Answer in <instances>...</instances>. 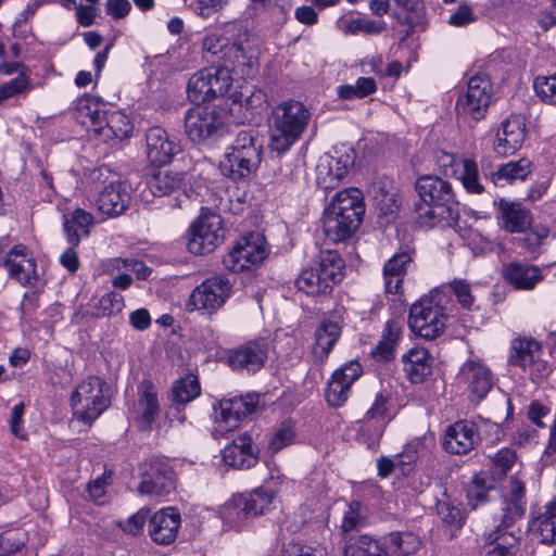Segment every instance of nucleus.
Listing matches in <instances>:
<instances>
[{"label":"nucleus","instance_id":"obj_11","mask_svg":"<svg viewBox=\"0 0 556 556\" xmlns=\"http://www.w3.org/2000/svg\"><path fill=\"white\" fill-rule=\"evenodd\" d=\"M540 344L531 339H517L513 342L510 363L529 374L533 381L539 382L548 376L551 369L546 361L541 358Z\"/></svg>","mask_w":556,"mask_h":556},{"label":"nucleus","instance_id":"obj_10","mask_svg":"<svg viewBox=\"0 0 556 556\" xmlns=\"http://www.w3.org/2000/svg\"><path fill=\"white\" fill-rule=\"evenodd\" d=\"M492 99V84L484 75L469 79L466 92L457 101V110L475 121L484 118Z\"/></svg>","mask_w":556,"mask_h":556},{"label":"nucleus","instance_id":"obj_18","mask_svg":"<svg viewBox=\"0 0 556 556\" xmlns=\"http://www.w3.org/2000/svg\"><path fill=\"white\" fill-rule=\"evenodd\" d=\"M147 155L151 163L165 165L179 152L180 147L163 128L151 127L146 134Z\"/></svg>","mask_w":556,"mask_h":556},{"label":"nucleus","instance_id":"obj_29","mask_svg":"<svg viewBox=\"0 0 556 556\" xmlns=\"http://www.w3.org/2000/svg\"><path fill=\"white\" fill-rule=\"evenodd\" d=\"M93 225V215L80 207L63 215V229L67 242L73 247H77L83 238L90 235Z\"/></svg>","mask_w":556,"mask_h":556},{"label":"nucleus","instance_id":"obj_56","mask_svg":"<svg viewBox=\"0 0 556 556\" xmlns=\"http://www.w3.org/2000/svg\"><path fill=\"white\" fill-rule=\"evenodd\" d=\"M123 307V296L116 292H109L100 298L96 312L92 313V316L97 318L109 317L122 312Z\"/></svg>","mask_w":556,"mask_h":556},{"label":"nucleus","instance_id":"obj_16","mask_svg":"<svg viewBox=\"0 0 556 556\" xmlns=\"http://www.w3.org/2000/svg\"><path fill=\"white\" fill-rule=\"evenodd\" d=\"M525 137V119L519 115H511L497 129L493 149L501 156L510 155L521 148Z\"/></svg>","mask_w":556,"mask_h":556},{"label":"nucleus","instance_id":"obj_44","mask_svg":"<svg viewBox=\"0 0 556 556\" xmlns=\"http://www.w3.org/2000/svg\"><path fill=\"white\" fill-rule=\"evenodd\" d=\"M220 517L225 526L229 529H239L249 518L250 515L243 494L235 495L230 501L225 503L220 508Z\"/></svg>","mask_w":556,"mask_h":556},{"label":"nucleus","instance_id":"obj_57","mask_svg":"<svg viewBox=\"0 0 556 556\" xmlns=\"http://www.w3.org/2000/svg\"><path fill=\"white\" fill-rule=\"evenodd\" d=\"M535 93L542 101L556 104V73L548 76H539L533 84Z\"/></svg>","mask_w":556,"mask_h":556},{"label":"nucleus","instance_id":"obj_45","mask_svg":"<svg viewBox=\"0 0 556 556\" xmlns=\"http://www.w3.org/2000/svg\"><path fill=\"white\" fill-rule=\"evenodd\" d=\"M403 323L397 319L388 320L382 339L374 350V355L384 361H389L394 356L395 346L401 338Z\"/></svg>","mask_w":556,"mask_h":556},{"label":"nucleus","instance_id":"obj_39","mask_svg":"<svg viewBox=\"0 0 556 556\" xmlns=\"http://www.w3.org/2000/svg\"><path fill=\"white\" fill-rule=\"evenodd\" d=\"M517 520L518 519H513L510 525H505L503 522V514H495L494 521L497 522V525L485 534V542L497 544L498 546H507L508 549L517 553L521 536V531L515 528Z\"/></svg>","mask_w":556,"mask_h":556},{"label":"nucleus","instance_id":"obj_12","mask_svg":"<svg viewBox=\"0 0 556 556\" xmlns=\"http://www.w3.org/2000/svg\"><path fill=\"white\" fill-rule=\"evenodd\" d=\"M223 126V119L214 108L197 105L187 111L185 115V131L193 142H202Z\"/></svg>","mask_w":556,"mask_h":556},{"label":"nucleus","instance_id":"obj_33","mask_svg":"<svg viewBox=\"0 0 556 556\" xmlns=\"http://www.w3.org/2000/svg\"><path fill=\"white\" fill-rule=\"evenodd\" d=\"M404 371L413 383H420L431 374L432 358L425 348H412L402 357Z\"/></svg>","mask_w":556,"mask_h":556},{"label":"nucleus","instance_id":"obj_34","mask_svg":"<svg viewBox=\"0 0 556 556\" xmlns=\"http://www.w3.org/2000/svg\"><path fill=\"white\" fill-rule=\"evenodd\" d=\"M391 417L388 414L387 397L381 393L376 395L372 405L358 421L363 432H371L374 437H381Z\"/></svg>","mask_w":556,"mask_h":556},{"label":"nucleus","instance_id":"obj_60","mask_svg":"<svg viewBox=\"0 0 556 556\" xmlns=\"http://www.w3.org/2000/svg\"><path fill=\"white\" fill-rule=\"evenodd\" d=\"M438 514L441 519L450 525L455 526L457 528L462 527L464 523V514L460 507L453 505L446 501H440L437 506Z\"/></svg>","mask_w":556,"mask_h":556},{"label":"nucleus","instance_id":"obj_2","mask_svg":"<svg viewBox=\"0 0 556 556\" xmlns=\"http://www.w3.org/2000/svg\"><path fill=\"white\" fill-rule=\"evenodd\" d=\"M451 303L443 288H435L409 307V329L420 338L434 340L445 331Z\"/></svg>","mask_w":556,"mask_h":556},{"label":"nucleus","instance_id":"obj_1","mask_svg":"<svg viewBox=\"0 0 556 556\" xmlns=\"http://www.w3.org/2000/svg\"><path fill=\"white\" fill-rule=\"evenodd\" d=\"M364 213L365 203L359 189L351 188L338 192L324 213L325 236L333 243L345 241L358 229Z\"/></svg>","mask_w":556,"mask_h":556},{"label":"nucleus","instance_id":"obj_5","mask_svg":"<svg viewBox=\"0 0 556 556\" xmlns=\"http://www.w3.org/2000/svg\"><path fill=\"white\" fill-rule=\"evenodd\" d=\"M343 267V261L336 251L321 252L317 265L303 269L295 286L308 295L326 294L341 281Z\"/></svg>","mask_w":556,"mask_h":556},{"label":"nucleus","instance_id":"obj_17","mask_svg":"<svg viewBox=\"0 0 556 556\" xmlns=\"http://www.w3.org/2000/svg\"><path fill=\"white\" fill-rule=\"evenodd\" d=\"M138 389V400L134 404L131 416L140 430H148L160 414L157 394L149 380H143Z\"/></svg>","mask_w":556,"mask_h":556},{"label":"nucleus","instance_id":"obj_23","mask_svg":"<svg viewBox=\"0 0 556 556\" xmlns=\"http://www.w3.org/2000/svg\"><path fill=\"white\" fill-rule=\"evenodd\" d=\"M223 460L233 469H249L258 460L257 451L248 433L237 437L223 450Z\"/></svg>","mask_w":556,"mask_h":556},{"label":"nucleus","instance_id":"obj_6","mask_svg":"<svg viewBox=\"0 0 556 556\" xmlns=\"http://www.w3.org/2000/svg\"><path fill=\"white\" fill-rule=\"evenodd\" d=\"M224 236L222 216L202 207L199 217L189 228L188 250L195 255L210 253L223 242Z\"/></svg>","mask_w":556,"mask_h":556},{"label":"nucleus","instance_id":"obj_54","mask_svg":"<svg viewBox=\"0 0 556 556\" xmlns=\"http://www.w3.org/2000/svg\"><path fill=\"white\" fill-rule=\"evenodd\" d=\"M462 172L459 174V179L469 193L480 194L483 191V186L480 182L478 166L472 160H460Z\"/></svg>","mask_w":556,"mask_h":556},{"label":"nucleus","instance_id":"obj_25","mask_svg":"<svg viewBox=\"0 0 556 556\" xmlns=\"http://www.w3.org/2000/svg\"><path fill=\"white\" fill-rule=\"evenodd\" d=\"M498 225L510 233L526 231L532 224V214L520 203L501 199L497 202Z\"/></svg>","mask_w":556,"mask_h":556},{"label":"nucleus","instance_id":"obj_32","mask_svg":"<svg viewBox=\"0 0 556 556\" xmlns=\"http://www.w3.org/2000/svg\"><path fill=\"white\" fill-rule=\"evenodd\" d=\"M341 336L338 323L326 319L315 330V344L312 354L316 362L323 363L328 357Z\"/></svg>","mask_w":556,"mask_h":556},{"label":"nucleus","instance_id":"obj_58","mask_svg":"<svg viewBox=\"0 0 556 556\" xmlns=\"http://www.w3.org/2000/svg\"><path fill=\"white\" fill-rule=\"evenodd\" d=\"M549 236V229L543 225H536L531 231L526 233L525 237L519 238L518 242L521 248L526 249L529 253H536L543 241Z\"/></svg>","mask_w":556,"mask_h":556},{"label":"nucleus","instance_id":"obj_63","mask_svg":"<svg viewBox=\"0 0 556 556\" xmlns=\"http://www.w3.org/2000/svg\"><path fill=\"white\" fill-rule=\"evenodd\" d=\"M386 27L383 22L369 20V18H356L351 21L349 24V31L355 34L362 31L368 35L379 34Z\"/></svg>","mask_w":556,"mask_h":556},{"label":"nucleus","instance_id":"obj_51","mask_svg":"<svg viewBox=\"0 0 556 556\" xmlns=\"http://www.w3.org/2000/svg\"><path fill=\"white\" fill-rule=\"evenodd\" d=\"M344 556H383L381 540L368 535L350 540L344 546Z\"/></svg>","mask_w":556,"mask_h":556},{"label":"nucleus","instance_id":"obj_15","mask_svg":"<svg viewBox=\"0 0 556 556\" xmlns=\"http://www.w3.org/2000/svg\"><path fill=\"white\" fill-rule=\"evenodd\" d=\"M479 440L475 424L468 420H459L446 428L443 447L451 454H467L475 448Z\"/></svg>","mask_w":556,"mask_h":556},{"label":"nucleus","instance_id":"obj_46","mask_svg":"<svg viewBox=\"0 0 556 556\" xmlns=\"http://www.w3.org/2000/svg\"><path fill=\"white\" fill-rule=\"evenodd\" d=\"M531 173V162L527 159H520L517 162H508L501 165L491 175L492 181L497 186L510 184L516 179L523 180Z\"/></svg>","mask_w":556,"mask_h":556},{"label":"nucleus","instance_id":"obj_21","mask_svg":"<svg viewBox=\"0 0 556 556\" xmlns=\"http://www.w3.org/2000/svg\"><path fill=\"white\" fill-rule=\"evenodd\" d=\"M416 191L425 203L457 207L455 195L450 182L437 176H421L416 180Z\"/></svg>","mask_w":556,"mask_h":556},{"label":"nucleus","instance_id":"obj_14","mask_svg":"<svg viewBox=\"0 0 556 556\" xmlns=\"http://www.w3.org/2000/svg\"><path fill=\"white\" fill-rule=\"evenodd\" d=\"M362 372V365L357 361H351L338 368L327 383V403L332 407H341L350 396L351 386Z\"/></svg>","mask_w":556,"mask_h":556},{"label":"nucleus","instance_id":"obj_37","mask_svg":"<svg viewBox=\"0 0 556 556\" xmlns=\"http://www.w3.org/2000/svg\"><path fill=\"white\" fill-rule=\"evenodd\" d=\"M525 483L516 477L509 480V492L501 504L498 513L503 514V522L510 525L513 519H520L525 514Z\"/></svg>","mask_w":556,"mask_h":556},{"label":"nucleus","instance_id":"obj_8","mask_svg":"<svg viewBox=\"0 0 556 556\" xmlns=\"http://www.w3.org/2000/svg\"><path fill=\"white\" fill-rule=\"evenodd\" d=\"M267 256L265 238L251 232L240 238L231 251L224 256V266L233 273H241L260 265Z\"/></svg>","mask_w":556,"mask_h":556},{"label":"nucleus","instance_id":"obj_13","mask_svg":"<svg viewBox=\"0 0 556 556\" xmlns=\"http://www.w3.org/2000/svg\"><path fill=\"white\" fill-rule=\"evenodd\" d=\"M258 403V396L247 394L223 399L215 409V419L219 431H232L239 426L242 417L252 414Z\"/></svg>","mask_w":556,"mask_h":556},{"label":"nucleus","instance_id":"obj_50","mask_svg":"<svg viewBox=\"0 0 556 556\" xmlns=\"http://www.w3.org/2000/svg\"><path fill=\"white\" fill-rule=\"evenodd\" d=\"M377 91V83L372 77H358L355 84L338 86L337 94L342 100L364 99Z\"/></svg>","mask_w":556,"mask_h":556},{"label":"nucleus","instance_id":"obj_35","mask_svg":"<svg viewBox=\"0 0 556 556\" xmlns=\"http://www.w3.org/2000/svg\"><path fill=\"white\" fill-rule=\"evenodd\" d=\"M412 264V256L407 252L394 254L383 266L384 288L388 293H399L402 289L403 278Z\"/></svg>","mask_w":556,"mask_h":556},{"label":"nucleus","instance_id":"obj_31","mask_svg":"<svg viewBox=\"0 0 556 556\" xmlns=\"http://www.w3.org/2000/svg\"><path fill=\"white\" fill-rule=\"evenodd\" d=\"M105 111V104L98 97L86 94L77 100L75 118L83 126L97 132L102 127Z\"/></svg>","mask_w":556,"mask_h":556},{"label":"nucleus","instance_id":"obj_52","mask_svg":"<svg viewBox=\"0 0 556 556\" xmlns=\"http://www.w3.org/2000/svg\"><path fill=\"white\" fill-rule=\"evenodd\" d=\"M200 394V384L198 378L193 375H187L175 382L172 389L173 401L178 405H184L194 400Z\"/></svg>","mask_w":556,"mask_h":556},{"label":"nucleus","instance_id":"obj_7","mask_svg":"<svg viewBox=\"0 0 556 556\" xmlns=\"http://www.w3.org/2000/svg\"><path fill=\"white\" fill-rule=\"evenodd\" d=\"M230 292L231 285L225 276L208 277L192 290L186 309L213 314L225 304Z\"/></svg>","mask_w":556,"mask_h":556},{"label":"nucleus","instance_id":"obj_42","mask_svg":"<svg viewBox=\"0 0 556 556\" xmlns=\"http://www.w3.org/2000/svg\"><path fill=\"white\" fill-rule=\"evenodd\" d=\"M532 534L543 544H556V498L533 520Z\"/></svg>","mask_w":556,"mask_h":556},{"label":"nucleus","instance_id":"obj_36","mask_svg":"<svg viewBox=\"0 0 556 556\" xmlns=\"http://www.w3.org/2000/svg\"><path fill=\"white\" fill-rule=\"evenodd\" d=\"M383 556H410L420 548L419 538L412 532H392L381 540Z\"/></svg>","mask_w":556,"mask_h":556},{"label":"nucleus","instance_id":"obj_20","mask_svg":"<svg viewBox=\"0 0 556 556\" xmlns=\"http://www.w3.org/2000/svg\"><path fill=\"white\" fill-rule=\"evenodd\" d=\"M3 265L9 276L24 286H33L37 280L36 262L23 244L15 245L5 254Z\"/></svg>","mask_w":556,"mask_h":556},{"label":"nucleus","instance_id":"obj_59","mask_svg":"<svg viewBox=\"0 0 556 556\" xmlns=\"http://www.w3.org/2000/svg\"><path fill=\"white\" fill-rule=\"evenodd\" d=\"M30 89V80L24 74L21 73L14 79L0 85V102L8 100L16 94L24 93Z\"/></svg>","mask_w":556,"mask_h":556},{"label":"nucleus","instance_id":"obj_9","mask_svg":"<svg viewBox=\"0 0 556 556\" xmlns=\"http://www.w3.org/2000/svg\"><path fill=\"white\" fill-rule=\"evenodd\" d=\"M230 84L226 70L204 68L190 77L187 86L188 98L194 103L206 102L226 93Z\"/></svg>","mask_w":556,"mask_h":556},{"label":"nucleus","instance_id":"obj_30","mask_svg":"<svg viewBox=\"0 0 556 556\" xmlns=\"http://www.w3.org/2000/svg\"><path fill=\"white\" fill-rule=\"evenodd\" d=\"M395 3L393 16L400 24L408 26L404 37L407 38L417 28L424 29L426 11L421 0H392Z\"/></svg>","mask_w":556,"mask_h":556},{"label":"nucleus","instance_id":"obj_38","mask_svg":"<svg viewBox=\"0 0 556 556\" xmlns=\"http://www.w3.org/2000/svg\"><path fill=\"white\" fill-rule=\"evenodd\" d=\"M503 277L516 289L531 290L541 280L540 269L534 265L509 263L502 269Z\"/></svg>","mask_w":556,"mask_h":556},{"label":"nucleus","instance_id":"obj_61","mask_svg":"<svg viewBox=\"0 0 556 556\" xmlns=\"http://www.w3.org/2000/svg\"><path fill=\"white\" fill-rule=\"evenodd\" d=\"M421 445L420 441L412 442L405 446L401 454L395 456L397 467L402 472L408 471L412 465L416 463Z\"/></svg>","mask_w":556,"mask_h":556},{"label":"nucleus","instance_id":"obj_19","mask_svg":"<svg viewBox=\"0 0 556 556\" xmlns=\"http://www.w3.org/2000/svg\"><path fill=\"white\" fill-rule=\"evenodd\" d=\"M180 521V514L176 508H163L150 518L149 535L155 543L168 545L176 540Z\"/></svg>","mask_w":556,"mask_h":556},{"label":"nucleus","instance_id":"obj_27","mask_svg":"<svg viewBox=\"0 0 556 556\" xmlns=\"http://www.w3.org/2000/svg\"><path fill=\"white\" fill-rule=\"evenodd\" d=\"M350 164V155L339 157L331 155L323 156L316 166V179L318 185L324 189L336 188L348 174Z\"/></svg>","mask_w":556,"mask_h":556},{"label":"nucleus","instance_id":"obj_48","mask_svg":"<svg viewBox=\"0 0 556 556\" xmlns=\"http://www.w3.org/2000/svg\"><path fill=\"white\" fill-rule=\"evenodd\" d=\"M229 151L240 157H244L245 163L258 167L261 163V151L255 144L253 131H240L232 142Z\"/></svg>","mask_w":556,"mask_h":556},{"label":"nucleus","instance_id":"obj_40","mask_svg":"<svg viewBox=\"0 0 556 556\" xmlns=\"http://www.w3.org/2000/svg\"><path fill=\"white\" fill-rule=\"evenodd\" d=\"M173 471L165 466H155L139 484L138 491L147 495H164L174 490Z\"/></svg>","mask_w":556,"mask_h":556},{"label":"nucleus","instance_id":"obj_53","mask_svg":"<svg viewBox=\"0 0 556 556\" xmlns=\"http://www.w3.org/2000/svg\"><path fill=\"white\" fill-rule=\"evenodd\" d=\"M491 469L497 479L504 478L517 460L516 452L509 447H503L489 456Z\"/></svg>","mask_w":556,"mask_h":556},{"label":"nucleus","instance_id":"obj_24","mask_svg":"<svg viewBox=\"0 0 556 556\" xmlns=\"http://www.w3.org/2000/svg\"><path fill=\"white\" fill-rule=\"evenodd\" d=\"M266 358L265 343L251 341L232 350L228 356V363L232 369L255 372L264 366Z\"/></svg>","mask_w":556,"mask_h":556},{"label":"nucleus","instance_id":"obj_64","mask_svg":"<svg viewBox=\"0 0 556 556\" xmlns=\"http://www.w3.org/2000/svg\"><path fill=\"white\" fill-rule=\"evenodd\" d=\"M149 514H150L149 509L141 508L136 514H134L131 517H129L126 521H124V522L119 521L118 526L125 532L136 535L142 531Z\"/></svg>","mask_w":556,"mask_h":556},{"label":"nucleus","instance_id":"obj_28","mask_svg":"<svg viewBox=\"0 0 556 556\" xmlns=\"http://www.w3.org/2000/svg\"><path fill=\"white\" fill-rule=\"evenodd\" d=\"M129 202L127 187L122 182H111L99 193L97 206L103 215L113 217L124 213Z\"/></svg>","mask_w":556,"mask_h":556},{"label":"nucleus","instance_id":"obj_41","mask_svg":"<svg viewBox=\"0 0 556 556\" xmlns=\"http://www.w3.org/2000/svg\"><path fill=\"white\" fill-rule=\"evenodd\" d=\"M102 121V127L96 134L102 136L104 140H123L131 134L132 125L129 118L119 111L106 110Z\"/></svg>","mask_w":556,"mask_h":556},{"label":"nucleus","instance_id":"obj_43","mask_svg":"<svg viewBox=\"0 0 556 556\" xmlns=\"http://www.w3.org/2000/svg\"><path fill=\"white\" fill-rule=\"evenodd\" d=\"M147 187L153 195L164 197L182 187V175L167 169H159L148 178Z\"/></svg>","mask_w":556,"mask_h":556},{"label":"nucleus","instance_id":"obj_49","mask_svg":"<svg viewBox=\"0 0 556 556\" xmlns=\"http://www.w3.org/2000/svg\"><path fill=\"white\" fill-rule=\"evenodd\" d=\"M243 497L244 502H247L250 515L255 517L269 511L273 507H275L277 493L273 489L260 486L254 489L249 494L243 495Z\"/></svg>","mask_w":556,"mask_h":556},{"label":"nucleus","instance_id":"obj_47","mask_svg":"<svg viewBox=\"0 0 556 556\" xmlns=\"http://www.w3.org/2000/svg\"><path fill=\"white\" fill-rule=\"evenodd\" d=\"M219 169L224 176L233 181H239L254 174L257 167L251 163H245L244 157L228 151L219 164Z\"/></svg>","mask_w":556,"mask_h":556},{"label":"nucleus","instance_id":"obj_55","mask_svg":"<svg viewBox=\"0 0 556 556\" xmlns=\"http://www.w3.org/2000/svg\"><path fill=\"white\" fill-rule=\"evenodd\" d=\"M366 525V509L359 502H351L344 511L341 530L344 533L358 530Z\"/></svg>","mask_w":556,"mask_h":556},{"label":"nucleus","instance_id":"obj_62","mask_svg":"<svg viewBox=\"0 0 556 556\" xmlns=\"http://www.w3.org/2000/svg\"><path fill=\"white\" fill-rule=\"evenodd\" d=\"M227 3L228 0H197L191 4V9L200 17L208 18L222 11Z\"/></svg>","mask_w":556,"mask_h":556},{"label":"nucleus","instance_id":"obj_4","mask_svg":"<svg viewBox=\"0 0 556 556\" xmlns=\"http://www.w3.org/2000/svg\"><path fill=\"white\" fill-rule=\"evenodd\" d=\"M70 402L73 415L91 425L110 406V389L104 380L90 376L75 388Z\"/></svg>","mask_w":556,"mask_h":556},{"label":"nucleus","instance_id":"obj_3","mask_svg":"<svg viewBox=\"0 0 556 556\" xmlns=\"http://www.w3.org/2000/svg\"><path fill=\"white\" fill-rule=\"evenodd\" d=\"M311 119V113L299 101H285L271 113L269 124V149L282 154L299 140Z\"/></svg>","mask_w":556,"mask_h":556},{"label":"nucleus","instance_id":"obj_22","mask_svg":"<svg viewBox=\"0 0 556 556\" xmlns=\"http://www.w3.org/2000/svg\"><path fill=\"white\" fill-rule=\"evenodd\" d=\"M457 378L467 386L477 400H482L493 386L490 369L476 359H469L464 363Z\"/></svg>","mask_w":556,"mask_h":556},{"label":"nucleus","instance_id":"obj_26","mask_svg":"<svg viewBox=\"0 0 556 556\" xmlns=\"http://www.w3.org/2000/svg\"><path fill=\"white\" fill-rule=\"evenodd\" d=\"M416 212L418 224L424 228L451 227L458 218L457 207L441 204L424 202Z\"/></svg>","mask_w":556,"mask_h":556}]
</instances>
